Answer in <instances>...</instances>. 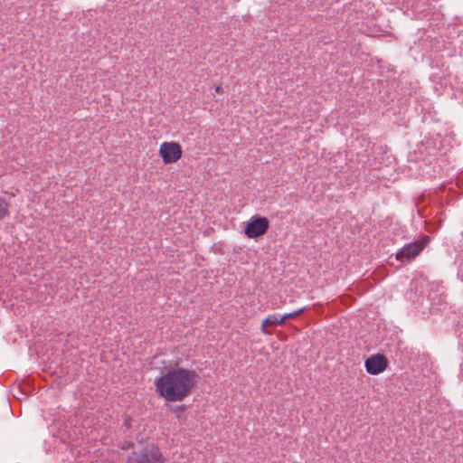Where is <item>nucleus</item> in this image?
I'll list each match as a JSON object with an SVG mask.
<instances>
[{
	"label": "nucleus",
	"mask_w": 463,
	"mask_h": 463,
	"mask_svg": "<svg viewBox=\"0 0 463 463\" xmlns=\"http://www.w3.org/2000/svg\"><path fill=\"white\" fill-rule=\"evenodd\" d=\"M269 228V221L266 217L251 218L245 226V235L254 239L263 235Z\"/></svg>",
	"instance_id": "obj_4"
},
{
	"label": "nucleus",
	"mask_w": 463,
	"mask_h": 463,
	"mask_svg": "<svg viewBox=\"0 0 463 463\" xmlns=\"http://www.w3.org/2000/svg\"><path fill=\"white\" fill-rule=\"evenodd\" d=\"M215 92H216V93H218V94H219V93H222V86H216V87H215Z\"/></svg>",
	"instance_id": "obj_11"
},
{
	"label": "nucleus",
	"mask_w": 463,
	"mask_h": 463,
	"mask_svg": "<svg viewBox=\"0 0 463 463\" xmlns=\"http://www.w3.org/2000/svg\"><path fill=\"white\" fill-rule=\"evenodd\" d=\"M127 463H165V459L158 448L151 446L132 452Z\"/></svg>",
	"instance_id": "obj_2"
},
{
	"label": "nucleus",
	"mask_w": 463,
	"mask_h": 463,
	"mask_svg": "<svg viewBox=\"0 0 463 463\" xmlns=\"http://www.w3.org/2000/svg\"><path fill=\"white\" fill-rule=\"evenodd\" d=\"M9 215V203L2 197H0V220L5 219Z\"/></svg>",
	"instance_id": "obj_8"
},
{
	"label": "nucleus",
	"mask_w": 463,
	"mask_h": 463,
	"mask_svg": "<svg viewBox=\"0 0 463 463\" xmlns=\"http://www.w3.org/2000/svg\"><path fill=\"white\" fill-rule=\"evenodd\" d=\"M283 323H284L283 318L282 317L279 318L277 315H269L263 320V326H269V325L277 326V325H282Z\"/></svg>",
	"instance_id": "obj_7"
},
{
	"label": "nucleus",
	"mask_w": 463,
	"mask_h": 463,
	"mask_svg": "<svg viewBox=\"0 0 463 463\" xmlns=\"http://www.w3.org/2000/svg\"><path fill=\"white\" fill-rule=\"evenodd\" d=\"M197 373L185 368H170L155 380L156 393L170 402L188 397L197 382Z\"/></svg>",
	"instance_id": "obj_1"
},
{
	"label": "nucleus",
	"mask_w": 463,
	"mask_h": 463,
	"mask_svg": "<svg viewBox=\"0 0 463 463\" xmlns=\"http://www.w3.org/2000/svg\"><path fill=\"white\" fill-rule=\"evenodd\" d=\"M159 153L165 164H174L181 158L182 148L176 142H163Z\"/></svg>",
	"instance_id": "obj_3"
},
{
	"label": "nucleus",
	"mask_w": 463,
	"mask_h": 463,
	"mask_svg": "<svg viewBox=\"0 0 463 463\" xmlns=\"http://www.w3.org/2000/svg\"><path fill=\"white\" fill-rule=\"evenodd\" d=\"M388 365L387 358L381 354H373L364 362L366 372L372 375L383 373Z\"/></svg>",
	"instance_id": "obj_6"
},
{
	"label": "nucleus",
	"mask_w": 463,
	"mask_h": 463,
	"mask_svg": "<svg viewBox=\"0 0 463 463\" xmlns=\"http://www.w3.org/2000/svg\"><path fill=\"white\" fill-rule=\"evenodd\" d=\"M414 9L416 11H419V12H425V11H427L426 9H420L419 6H414Z\"/></svg>",
	"instance_id": "obj_12"
},
{
	"label": "nucleus",
	"mask_w": 463,
	"mask_h": 463,
	"mask_svg": "<svg viewBox=\"0 0 463 463\" xmlns=\"http://www.w3.org/2000/svg\"><path fill=\"white\" fill-rule=\"evenodd\" d=\"M260 330L263 335H270V333L267 330V326H263V323L261 324Z\"/></svg>",
	"instance_id": "obj_10"
},
{
	"label": "nucleus",
	"mask_w": 463,
	"mask_h": 463,
	"mask_svg": "<svg viewBox=\"0 0 463 463\" xmlns=\"http://www.w3.org/2000/svg\"><path fill=\"white\" fill-rule=\"evenodd\" d=\"M305 310V307H301L294 312H289V313H287L285 315H283L281 317L283 318V322L286 320V319H288V318H294L296 317L297 316H298L299 314H301L303 311Z\"/></svg>",
	"instance_id": "obj_9"
},
{
	"label": "nucleus",
	"mask_w": 463,
	"mask_h": 463,
	"mask_svg": "<svg viewBox=\"0 0 463 463\" xmlns=\"http://www.w3.org/2000/svg\"><path fill=\"white\" fill-rule=\"evenodd\" d=\"M426 243L421 241H416L405 244L396 253V260L401 262H405L415 258L424 249Z\"/></svg>",
	"instance_id": "obj_5"
}]
</instances>
